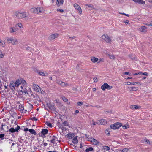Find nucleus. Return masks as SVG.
Wrapping results in <instances>:
<instances>
[{
  "label": "nucleus",
  "mask_w": 152,
  "mask_h": 152,
  "mask_svg": "<svg viewBox=\"0 0 152 152\" xmlns=\"http://www.w3.org/2000/svg\"><path fill=\"white\" fill-rule=\"evenodd\" d=\"M20 85V87L19 88L18 91L20 92L25 93L26 91V87L27 84L25 80L23 78L18 79L15 82H11L9 86L10 89L13 91L15 89L18 90L17 88Z\"/></svg>",
  "instance_id": "f257e3e1"
},
{
  "label": "nucleus",
  "mask_w": 152,
  "mask_h": 152,
  "mask_svg": "<svg viewBox=\"0 0 152 152\" xmlns=\"http://www.w3.org/2000/svg\"><path fill=\"white\" fill-rule=\"evenodd\" d=\"M31 12L35 14H38L44 12L45 11V9L42 7L37 8H33L31 9Z\"/></svg>",
  "instance_id": "f03ea898"
},
{
  "label": "nucleus",
  "mask_w": 152,
  "mask_h": 152,
  "mask_svg": "<svg viewBox=\"0 0 152 152\" xmlns=\"http://www.w3.org/2000/svg\"><path fill=\"white\" fill-rule=\"evenodd\" d=\"M16 16L17 18L18 19H21L26 20H27L29 19L28 15L26 12L17 13Z\"/></svg>",
  "instance_id": "7ed1b4c3"
},
{
  "label": "nucleus",
  "mask_w": 152,
  "mask_h": 152,
  "mask_svg": "<svg viewBox=\"0 0 152 152\" xmlns=\"http://www.w3.org/2000/svg\"><path fill=\"white\" fill-rule=\"evenodd\" d=\"M32 88L34 91L43 94V91L37 85L33 83L32 84Z\"/></svg>",
  "instance_id": "20e7f679"
},
{
  "label": "nucleus",
  "mask_w": 152,
  "mask_h": 152,
  "mask_svg": "<svg viewBox=\"0 0 152 152\" xmlns=\"http://www.w3.org/2000/svg\"><path fill=\"white\" fill-rule=\"evenodd\" d=\"M7 42L9 43H11L13 45H16L18 43L17 39L14 37H10L7 39Z\"/></svg>",
  "instance_id": "39448f33"
},
{
  "label": "nucleus",
  "mask_w": 152,
  "mask_h": 152,
  "mask_svg": "<svg viewBox=\"0 0 152 152\" xmlns=\"http://www.w3.org/2000/svg\"><path fill=\"white\" fill-rule=\"evenodd\" d=\"M91 61L94 63H99L101 62H103L104 61V59L103 58L99 59L94 56H92L90 57Z\"/></svg>",
  "instance_id": "423d86ee"
},
{
  "label": "nucleus",
  "mask_w": 152,
  "mask_h": 152,
  "mask_svg": "<svg viewBox=\"0 0 152 152\" xmlns=\"http://www.w3.org/2000/svg\"><path fill=\"white\" fill-rule=\"evenodd\" d=\"M101 38L107 43L110 44L112 42V41L111 38L107 34L102 35Z\"/></svg>",
  "instance_id": "0eeeda50"
},
{
  "label": "nucleus",
  "mask_w": 152,
  "mask_h": 152,
  "mask_svg": "<svg viewBox=\"0 0 152 152\" xmlns=\"http://www.w3.org/2000/svg\"><path fill=\"white\" fill-rule=\"evenodd\" d=\"M122 124L121 123L117 122L110 125V128L113 129H118L122 126Z\"/></svg>",
  "instance_id": "6e6552de"
},
{
  "label": "nucleus",
  "mask_w": 152,
  "mask_h": 152,
  "mask_svg": "<svg viewBox=\"0 0 152 152\" xmlns=\"http://www.w3.org/2000/svg\"><path fill=\"white\" fill-rule=\"evenodd\" d=\"M112 88V86H110L107 83H104L101 87V89L103 91H104L105 89L110 90Z\"/></svg>",
  "instance_id": "1a4fd4ad"
},
{
  "label": "nucleus",
  "mask_w": 152,
  "mask_h": 152,
  "mask_svg": "<svg viewBox=\"0 0 152 152\" xmlns=\"http://www.w3.org/2000/svg\"><path fill=\"white\" fill-rule=\"evenodd\" d=\"M68 126V124L67 122L66 121H65L59 125V127L62 130L64 131L66 130V129L64 127L66 126Z\"/></svg>",
  "instance_id": "9d476101"
},
{
  "label": "nucleus",
  "mask_w": 152,
  "mask_h": 152,
  "mask_svg": "<svg viewBox=\"0 0 152 152\" xmlns=\"http://www.w3.org/2000/svg\"><path fill=\"white\" fill-rule=\"evenodd\" d=\"M73 6L75 10L79 12L80 14H81L82 11L80 7L76 3L74 4H73Z\"/></svg>",
  "instance_id": "9b49d317"
},
{
  "label": "nucleus",
  "mask_w": 152,
  "mask_h": 152,
  "mask_svg": "<svg viewBox=\"0 0 152 152\" xmlns=\"http://www.w3.org/2000/svg\"><path fill=\"white\" fill-rule=\"evenodd\" d=\"M147 28L145 26H142L140 28H137L138 30L141 32L143 33H146L147 32Z\"/></svg>",
  "instance_id": "f8f14e48"
},
{
  "label": "nucleus",
  "mask_w": 152,
  "mask_h": 152,
  "mask_svg": "<svg viewBox=\"0 0 152 152\" xmlns=\"http://www.w3.org/2000/svg\"><path fill=\"white\" fill-rule=\"evenodd\" d=\"M59 36V34L57 33H55L50 35L48 37V39L49 40H52L54 39L55 38H57Z\"/></svg>",
  "instance_id": "ddd939ff"
},
{
  "label": "nucleus",
  "mask_w": 152,
  "mask_h": 152,
  "mask_svg": "<svg viewBox=\"0 0 152 152\" xmlns=\"http://www.w3.org/2000/svg\"><path fill=\"white\" fill-rule=\"evenodd\" d=\"M20 126L17 125V127L16 128H15V129H14L13 128H11L8 131L7 130L6 131L7 132H10L11 133H14L15 132H17L20 129Z\"/></svg>",
  "instance_id": "4468645a"
},
{
  "label": "nucleus",
  "mask_w": 152,
  "mask_h": 152,
  "mask_svg": "<svg viewBox=\"0 0 152 152\" xmlns=\"http://www.w3.org/2000/svg\"><path fill=\"white\" fill-rule=\"evenodd\" d=\"M36 72L39 75L42 76H46L48 75L46 72L45 71L43 72L40 70H37L36 71Z\"/></svg>",
  "instance_id": "2eb2a0df"
},
{
  "label": "nucleus",
  "mask_w": 152,
  "mask_h": 152,
  "mask_svg": "<svg viewBox=\"0 0 152 152\" xmlns=\"http://www.w3.org/2000/svg\"><path fill=\"white\" fill-rule=\"evenodd\" d=\"M56 82L58 84H59L62 87H65L68 86L67 83L62 82L59 80H57Z\"/></svg>",
  "instance_id": "dca6fc26"
},
{
  "label": "nucleus",
  "mask_w": 152,
  "mask_h": 152,
  "mask_svg": "<svg viewBox=\"0 0 152 152\" xmlns=\"http://www.w3.org/2000/svg\"><path fill=\"white\" fill-rule=\"evenodd\" d=\"M98 123L101 125H105L107 124V122L106 120L102 119L98 120Z\"/></svg>",
  "instance_id": "f3484780"
},
{
  "label": "nucleus",
  "mask_w": 152,
  "mask_h": 152,
  "mask_svg": "<svg viewBox=\"0 0 152 152\" xmlns=\"http://www.w3.org/2000/svg\"><path fill=\"white\" fill-rule=\"evenodd\" d=\"M90 141L94 145H97L99 143L97 140L93 138H91Z\"/></svg>",
  "instance_id": "a211bd4d"
},
{
  "label": "nucleus",
  "mask_w": 152,
  "mask_h": 152,
  "mask_svg": "<svg viewBox=\"0 0 152 152\" xmlns=\"http://www.w3.org/2000/svg\"><path fill=\"white\" fill-rule=\"evenodd\" d=\"M18 30V29L17 28H15L14 27H11L10 28L9 31V32L10 33H12L13 32H15Z\"/></svg>",
  "instance_id": "6ab92c4d"
},
{
  "label": "nucleus",
  "mask_w": 152,
  "mask_h": 152,
  "mask_svg": "<svg viewBox=\"0 0 152 152\" xmlns=\"http://www.w3.org/2000/svg\"><path fill=\"white\" fill-rule=\"evenodd\" d=\"M0 128L1 130L5 131L6 129L7 130L8 129V127L5 124H2Z\"/></svg>",
  "instance_id": "aec40b11"
},
{
  "label": "nucleus",
  "mask_w": 152,
  "mask_h": 152,
  "mask_svg": "<svg viewBox=\"0 0 152 152\" xmlns=\"http://www.w3.org/2000/svg\"><path fill=\"white\" fill-rule=\"evenodd\" d=\"M141 107L140 106L137 105H131L130 107V108L131 109H139Z\"/></svg>",
  "instance_id": "412c9836"
},
{
  "label": "nucleus",
  "mask_w": 152,
  "mask_h": 152,
  "mask_svg": "<svg viewBox=\"0 0 152 152\" xmlns=\"http://www.w3.org/2000/svg\"><path fill=\"white\" fill-rule=\"evenodd\" d=\"M78 140L77 139V137H74L72 139V142L74 144H76L77 143Z\"/></svg>",
  "instance_id": "4be33fe9"
},
{
  "label": "nucleus",
  "mask_w": 152,
  "mask_h": 152,
  "mask_svg": "<svg viewBox=\"0 0 152 152\" xmlns=\"http://www.w3.org/2000/svg\"><path fill=\"white\" fill-rule=\"evenodd\" d=\"M58 1H57L56 4L58 6H60L61 5H62L64 2L63 0H60L59 1V0H58Z\"/></svg>",
  "instance_id": "5701e85b"
},
{
  "label": "nucleus",
  "mask_w": 152,
  "mask_h": 152,
  "mask_svg": "<svg viewBox=\"0 0 152 152\" xmlns=\"http://www.w3.org/2000/svg\"><path fill=\"white\" fill-rule=\"evenodd\" d=\"M131 91H134L137 90V88L135 87H131L128 88Z\"/></svg>",
  "instance_id": "b1692460"
},
{
  "label": "nucleus",
  "mask_w": 152,
  "mask_h": 152,
  "mask_svg": "<svg viewBox=\"0 0 152 152\" xmlns=\"http://www.w3.org/2000/svg\"><path fill=\"white\" fill-rule=\"evenodd\" d=\"M48 132V130L46 129H43L41 133L43 135H45L47 134Z\"/></svg>",
  "instance_id": "393cba45"
},
{
  "label": "nucleus",
  "mask_w": 152,
  "mask_h": 152,
  "mask_svg": "<svg viewBox=\"0 0 152 152\" xmlns=\"http://www.w3.org/2000/svg\"><path fill=\"white\" fill-rule=\"evenodd\" d=\"M6 45V43L4 42L3 41L0 39V46L4 47Z\"/></svg>",
  "instance_id": "a878e982"
},
{
  "label": "nucleus",
  "mask_w": 152,
  "mask_h": 152,
  "mask_svg": "<svg viewBox=\"0 0 152 152\" xmlns=\"http://www.w3.org/2000/svg\"><path fill=\"white\" fill-rule=\"evenodd\" d=\"M137 3L141 4H144L145 3V1L143 0H138Z\"/></svg>",
  "instance_id": "bb28decb"
},
{
  "label": "nucleus",
  "mask_w": 152,
  "mask_h": 152,
  "mask_svg": "<svg viewBox=\"0 0 152 152\" xmlns=\"http://www.w3.org/2000/svg\"><path fill=\"white\" fill-rule=\"evenodd\" d=\"M29 131L32 134H33L34 135H35L36 134V133L35 131L33 129H30Z\"/></svg>",
  "instance_id": "cd10ccee"
},
{
  "label": "nucleus",
  "mask_w": 152,
  "mask_h": 152,
  "mask_svg": "<svg viewBox=\"0 0 152 152\" xmlns=\"http://www.w3.org/2000/svg\"><path fill=\"white\" fill-rule=\"evenodd\" d=\"M93 150V148L92 147H89L86 150V152H89Z\"/></svg>",
  "instance_id": "c85d7f7f"
},
{
  "label": "nucleus",
  "mask_w": 152,
  "mask_h": 152,
  "mask_svg": "<svg viewBox=\"0 0 152 152\" xmlns=\"http://www.w3.org/2000/svg\"><path fill=\"white\" fill-rule=\"evenodd\" d=\"M132 85L137 86H141V85L140 82H133L132 83Z\"/></svg>",
  "instance_id": "c756f323"
},
{
  "label": "nucleus",
  "mask_w": 152,
  "mask_h": 152,
  "mask_svg": "<svg viewBox=\"0 0 152 152\" xmlns=\"http://www.w3.org/2000/svg\"><path fill=\"white\" fill-rule=\"evenodd\" d=\"M73 134H67L68 137L69 139H73Z\"/></svg>",
  "instance_id": "7c9ffc66"
},
{
  "label": "nucleus",
  "mask_w": 152,
  "mask_h": 152,
  "mask_svg": "<svg viewBox=\"0 0 152 152\" xmlns=\"http://www.w3.org/2000/svg\"><path fill=\"white\" fill-rule=\"evenodd\" d=\"M122 127L124 129H125L127 128H129V126L128 125L126 124V125L122 126Z\"/></svg>",
  "instance_id": "2f4dec72"
},
{
  "label": "nucleus",
  "mask_w": 152,
  "mask_h": 152,
  "mask_svg": "<svg viewBox=\"0 0 152 152\" xmlns=\"http://www.w3.org/2000/svg\"><path fill=\"white\" fill-rule=\"evenodd\" d=\"M49 108L54 111L55 110V108L54 105L52 104L50 106H49Z\"/></svg>",
  "instance_id": "473e14b6"
},
{
  "label": "nucleus",
  "mask_w": 152,
  "mask_h": 152,
  "mask_svg": "<svg viewBox=\"0 0 152 152\" xmlns=\"http://www.w3.org/2000/svg\"><path fill=\"white\" fill-rule=\"evenodd\" d=\"M109 57L111 59H114L115 58V56L113 55H109Z\"/></svg>",
  "instance_id": "72a5a7b5"
},
{
  "label": "nucleus",
  "mask_w": 152,
  "mask_h": 152,
  "mask_svg": "<svg viewBox=\"0 0 152 152\" xmlns=\"http://www.w3.org/2000/svg\"><path fill=\"white\" fill-rule=\"evenodd\" d=\"M110 131L108 129H106L105 130V133L107 135H109L110 134Z\"/></svg>",
  "instance_id": "f704fd0d"
},
{
  "label": "nucleus",
  "mask_w": 152,
  "mask_h": 152,
  "mask_svg": "<svg viewBox=\"0 0 152 152\" xmlns=\"http://www.w3.org/2000/svg\"><path fill=\"white\" fill-rule=\"evenodd\" d=\"M4 55V54L0 50V58H3Z\"/></svg>",
  "instance_id": "c9c22d12"
},
{
  "label": "nucleus",
  "mask_w": 152,
  "mask_h": 152,
  "mask_svg": "<svg viewBox=\"0 0 152 152\" xmlns=\"http://www.w3.org/2000/svg\"><path fill=\"white\" fill-rule=\"evenodd\" d=\"M17 25L20 28H23V26L21 23H19L17 24Z\"/></svg>",
  "instance_id": "e433bc0d"
},
{
  "label": "nucleus",
  "mask_w": 152,
  "mask_h": 152,
  "mask_svg": "<svg viewBox=\"0 0 152 152\" xmlns=\"http://www.w3.org/2000/svg\"><path fill=\"white\" fill-rule=\"evenodd\" d=\"M142 142L144 143H147V144L149 143L150 142L149 140L147 139L144 140Z\"/></svg>",
  "instance_id": "4c0bfd02"
},
{
  "label": "nucleus",
  "mask_w": 152,
  "mask_h": 152,
  "mask_svg": "<svg viewBox=\"0 0 152 152\" xmlns=\"http://www.w3.org/2000/svg\"><path fill=\"white\" fill-rule=\"evenodd\" d=\"M103 148L104 149L106 150L107 151H108L110 149V148L107 146H104L103 147Z\"/></svg>",
  "instance_id": "58836bf2"
},
{
  "label": "nucleus",
  "mask_w": 152,
  "mask_h": 152,
  "mask_svg": "<svg viewBox=\"0 0 152 152\" xmlns=\"http://www.w3.org/2000/svg\"><path fill=\"white\" fill-rule=\"evenodd\" d=\"M57 11L58 12H60V13H62L64 12L63 10L62 9H58L57 10Z\"/></svg>",
  "instance_id": "ea45409f"
},
{
  "label": "nucleus",
  "mask_w": 152,
  "mask_h": 152,
  "mask_svg": "<svg viewBox=\"0 0 152 152\" xmlns=\"http://www.w3.org/2000/svg\"><path fill=\"white\" fill-rule=\"evenodd\" d=\"M98 124V122L96 123L93 120L91 122V124L94 125H95Z\"/></svg>",
  "instance_id": "a19ab883"
},
{
  "label": "nucleus",
  "mask_w": 152,
  "mask_h": 152,
  "mask_svg": "<svg viewBox=\"0 0 152 152\" xmlns=\"http://www.w3.org/2000/svg\"><path fill=\"white\" fill-rule=\"evenodd\" d=\"M123 74L127 75L129 76H131V74L130 73L127 72H124L123 73Z\"/></svg>",
  "instance_id": "79ce46f5"
},
{
  "label": "nucleus",
  "mask_w": 152,
  "mask_h": 152,
  "mask_svg": "<svg viewBox=\"0 0 152 152\" xmlns=\"http://www.w3.org/2000/svg\"><path fill=\"white\" fill-rule=\"evenodd\" d=\"M20 109V110L21 111H22L23 112V110H24L23 107L22 105H19Z\"/></svg>",
  "instance_id": "37998d69"
},
{
  "label": "nucleus",
  "mask_w": 152,
  "mask_h": 152,
  "mask_svg": "<svg viewBox=\"0 0 152 152\" xmlns=\"http://www.w3.org/2000/svg\"><path fill=\"white\" fill-rule=\"evenodd\" d=\"M124 83L126 85H129L131 84H132V83L128 82L126 83Z\"/></svg>",
  "instance_id": "c03bdc74"
},
{
  "label": "nucleus",
  "mask_w": 152,
  "mask_h": 152,
  "mask_svg": "<svg viewBox=\"0 0 152 152\" xmlns=\"http://www.w3.org/2000/svg\"><path fill=\"white\" fill-rule=\"evenodd\" d=\"M62 99L63 100L64 102H66L68 101V99L64 97H63Z\"/></svg>",
  "instance_id": "a18cd8bd"
},
{
  "label": "nucleus",
  "mask_w": 152,
  "mask_h": 152,
  "mask_svg": "<svg viewBox=\"0 0 152 152\" xmlns=\"http://www.w3.org/2000/svg\"><path fill=\"white\" fill-rule=\"evenodd\" d=\"M55 139L54 138H52L51 140V143H53L55 142Z\"/></svg>",
  "instance_id": "49530a36"
},
{
  "label": "nucleus",
  "mask_w": 152,
  "mask_h": 152,
  "mask_svg": "<svg viewBox=\"0 0 152 152\" xmlns=\"http://www.w3.org/2000/svg\"><path fill=\"white\" fill-rule=\"evenodd\" d=\"M123 22L124 23L126 24H128L129 23V21L128 20H126L125 21H123Z\"/></svg>",
  "instance_id": "de8ad7c7"
},
{
  "label": "nucleus",
  "mask_w": 152,
  "mask_h": 152,
  "mask_svg": "<svg viewBox=\"0 0 152 152\" xmlns=\"http://www.w3.org/2000/svg\"><path fill=\"white\" fill-rule=\"evenodd\" d=\"M31 119V120L35 121H36L37 120V119L35 117H32Z\"/></svg>",
  "instance_id": "09e8293b"
},
{
  "label": "nucleus",
  "mask_w": 152,
  "mask_h": 152,
  "mask_svg": "<svg viewBox=\"0 0 152 152\" xmlns=\"http://www.w3.org/2000/svg\"><path fill=\"white\" fill-rule=\"evenodd\" d=\"M47 125H48V126L50 127H52V125L50 123H48V122L47 123Z\"/></svg>",
  "instance_id": "8fccbe9b"
},
{
  "label": "nucleus",
  "mask_w": 152,
  "mask_h": 152,
  "mask_svg": "<svg viewBox=\"0 0 152 152\" xmlns=\"http://www.w3.org/2000/svg\"><path fill=\"white\" fill-rule=\"evenodd\" d=\"M94 81L95 82H97L98 81V79L96 77H94L93 79Z\"/></svg>",
  "instance_id": "3c124183"
},
{
  "label": "nucleus",
  "mask_w": 152,
  "mask_h": 152,
  "mask_svg": "<svg viewBox=\"0 0 152 152\" xmlns=\"http://www.w3.org/2000/svg\"><path fill=\"white\" fill-rule=\"evenodd\" d=\"M77 104L79 106H81L83 104V103L82 102H78L77 103Z\"/></svg>",
  "instance_id": "603ef678"
},
{
  "label": "nucleus",
  "mask_w": 152,
  "mask_h": 152,
  "mask_svg": "<svg viewBox=\"0 0 152 152\" xmlns=\"http://www.w3.org/2000/svg\"><path fill=\"white\" fill-rule=\"evenodd\" d=\"M4 136V134H0V138H3Z\"/></svg>",
  "instance_id": "864d4df0"
},
{
  "label": "nucleus",
  "mask_w": 152,
  "mask_h": 152,
  "mask_svg": "<svg viewBox=\"0 0 152 152\" xmlns=\"http://www.w3.org/2000/svg\"><path fill=\"white\" fill-rule=\"evenodd\" d=\"M128 149L127 148H125L122 150V151L123 152H126L128 151Z\"/></svg>",
  "instance_id": "5fc2aeb1"
},
{
  "label": "nucleus",
  "mask_w": 152,
  "mask_h": 152,
  "mask_svg": "<svg viewBox=\"0 0 152 152\" xmlns=\"http://www.w3.org/2000/svg\"><path fill=\"white\" fill-rule=\"evenodd\" d=\"M148 74V73L146 72L142 73L143 75H147Z\"/></svg>",
  "instance_id": "6e6d98bb"
},
{
  "label": "nucleus",
  "mask_w": 152,
  "mask_h": 152,
  "mask_svg": "<svg viewBox=\"0 0 152 152\" xmlns=\"http://www.w3.org/2000/svg\"><path fill=\"white\" fill-rule=\"evenodd\" d=\"M124 78L126 79H131L132 78V77H127V78H126V77H124Z\"/></svg>",
  "instance_id": "4d7b16f0"
},
{
  "label": "nucleus",
  "mask_w": 152,
  "mask_h": 152,
  "mask_svg": "<svg viewBox=\"0 0 152 152\" xmlns=\"http://www.w3.org/2000/svg\"><path fill=\"white\" fill-rule=\"evenodd\" d=\"M29 130H28V128H25L24 129V130L25 131H29Z\"/></svg>",
  "instance_id": "13d9d810"
},
{
  "label": "nucleus",
  "mask_w": 152,
  "mask_h": 152,
  "mask_svg": "<svg viewBox=\"0 0 152 152\" xmlns=\"http://www.w3.org/2000/svg\"><path fill=\"white\" fill-rule=\"evenodd\" d=\"M138 74L139 75H142V73L141 72H139V73H138Z\"/></svg>",
  "instance_id": "bf43d9fd"
},
{
  "label": "nucleus",
  "mask_w": 152,
  "mask_h": 152,
  "mask_svg": "<svg viewBox=\"0 0 152 152\" xmlns=\"http://www.w3.org/2000/svg\"><path fill=\"white\" fill-rule=\"evenodd\" d=\"M92 90H93V91L95 92L96 91V89L95 88H93L92 89Z\"/></svg>",
  "instance_id": "052dcab7"
},
{
  "label": "nucleus",
  "mask_w": 152,
  "mask_h": 152,
  "mask_svg": "<svg viewBox=\"0 0 152 152\" xmlns=\"http://www.w3.org/2000/svg\"><path fill=\"white\" fill-rule=\"evenodd\" d=\"M48 144L47 143L45 142L44 143V145L45 146H46Z\"/></svg>",
  "instance_id": "680f3d73"
},
{
  "label": "nucleus",
  "mask_w": 152,
  "mask_h": 152,
  "mask_svg": "<svg viewBox=\"0 0 152 152\" xmlns=\"http://www.w3.org/2000/svg\"><path fill=\"white\" fill-rule=\"evenodd\" d=\"M134 2L136 3H137L138 1V0H132Z\"/></svg>",
  "instance_id": "e2e57ef3"
},
{
  "label": "nucleus",
  "mask_w": 152,
  "mask_h": 152,
  "mask_svg": "<svg viewBox=\"0 0 152 152\" xmlns=\"http://www.w3.org/2000/svg\"><path fill=\"white\" fill-rule=\"evenodd\" d=\"M75 113H79V111L77 110H76V111H75Z\"/></svg>",
  "instance_id": "0e129e2a"
},
{
  "label": "nucleus",
  "mask_w": 152,
  "mask_h": 152,
  "mask_svg": "<svg viewBox=\"0 0 152 152\" xmlns=\"http://www.w3.org/2000/svg\"><path fill=\"white\" fill-rule=\"evenodd\" d=\"M133 75H138V73L134 74Z\"/></svg>",
  "instance_id": "69168bd1"
},
{
  "label": "nucleus",
  "mask_w": 152,
  "mask_h": 152,
  "mask_svg": "<svg viewBox=\"0 0 152 152\" xmlns=\"http://www.w3.org/2000/svg\"><path fill=\"white\" fill-rule=\"evenodd\" d=\"M148 25H151L152 26V21L151 22V23H150Z\"/></svg>",
  "instance_id": "338daca9"
},
{
  "label": "nucleus",
  "mask_w": 152,
  "mask_h": 152,
  "mask_svg": "<svg viewBox=\"0 0 152 152\" xmlns=\"http://www.w3.org/2000/svg\"><path fill=\"white\" fill-rule=\"evenodd\" d=\"M49 78L50 80H52V77H49Z\"/></svg>",
  "instance_id": "774afa93"
}]
</instances>
